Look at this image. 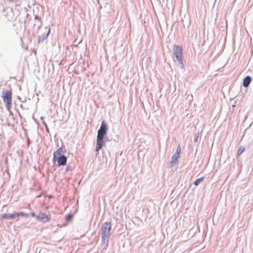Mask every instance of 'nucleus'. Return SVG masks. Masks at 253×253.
Returning <instances> with one entry per match:
<instances>
[{"label":"nucleus","instance_id":"obj_1","mask_svg":"<svg viewBox=\"0 0 253 253\" xmlns=\"http://www.w3.org/2000/svg\"><path fill=\"white\" fill-rule=\"evenodd\" d=\"M111 228L112 224L110 222H106L103 224L101 227V238L103 244H108Z\"/></svg>","mask_w":253,"mask_h":253},{"label":"nucleus","instance_id":"obj_2","mask_svg":"<svg viewBox=\"0 0 253 253\" xmlns=\"http://www.w3.org/2000/svg\"><path fill=\"white\" fill-rule=\"evenodd\" d=\"M183 49L181 46L176 45H173V54L180 66V67L184 69V65L183 62Z\"/></svg>","mask_w":253,"mask_h":253},{"label":"nucleus","instance_id":"obj_3","mask_svg":"<svg viewBox=\"0 0 253 253\" xmlns=\"http://www.w3.org/2000/svg\"><path fill=\"white\" fill-rule=\"evenodd\" d=\"M36 217L43 222H47L51 220V215L50 214H46L42 212H40Z\"/></svg>","mask_w":253,"mask_h":253},{"label":"nucleus","instance_id":"obj_4","mask_svg":"<svg viewBox=\"0 0 253 253\" xmlns=\"http://www.w3.org/2000/svg\"><path fill=\"white\" fill-rule=\"evenodd\" d=\"M11 90L6 91L3 93V100L6 103L7 105H9V104L11 103Z\"/></svg>","mask_w":253,"mask_h":253},{"label":"nucleus","instance_id":"obj_5","mask_svg":"<svg viewBox=\"0 0 253 253\" xmlns=\"http://www.w3.org/2000/svg\"><path fill=\"white\" fill-rule=\"evenodd\" d=\"M108 130V126L105 123L104 121H103L101 123L100 127L99 129L98 130L97 135L104 136L106 134Z\"/></svg>","mask_w":253,"mask_h":253},{"label":"nucleus","instance_id":"obj_6","mask_svg":"<svg viewBox=\"0 0 253 253\" xmlns=\"http://www.w3.org/2000/svg\"><path fill=\"white\" fill-rule=\"evenodd\" d=\"M65 152V150L64 148L60 147L56 151H55L53 153V162H56V160L58 159L60 157H63L64 155L63 154Z\"/></svg>","mask_w":253,"mask_h":253},{"label":"nucleus","instance_id":"obj_7","mask_svg":"<svg viewBox=\"0 0 253 253\" xmlns=\"http://www.w3.org/2000/svg\"><path fill=\"white\" fill-rule=\"evenodd\" d=\"M104 144V136H97L96 151L98 152Z\"/></svg>","mask_w":253,"mask_h":253},{"label":"nucleus","instance_id":"obj_8","mask_svg":"<svg viewBox=\"0 0 253 253\" xmlns=\"http://www.w3.org/2000/svg\"><path fill=\"white\" fill-rule=\"evenodd\" d=\"M67 158L66 156L60 157L56 160L58 166H65L67 163Z\"/></svg>","mask_w":253,"mask_h":253},{"label":"nucleus","instance_id":"obj_9","mask_svg":"<svg viewBox=\"0 0 253 253\" xmlns=\"http://www.w3.org/2000/svg\"><path fill=\"white\" fill-rule=\"evenodd\" d=\"M15 217H16L15 213L12 214L4 213L1 215V218L6 219L14 218Z\"/></svg>","mask_w":253,"mask_h":253},{"label":"nucleus","instance_id":"obj_10","mask_svg":"<svg viewBox=\"0 0 253 253\" xmlns=\"http://www.w3.org/2000/svg\"><path fill=\"white\" fill-rule=\"evenodd\" d=\"M252 81L251 78L249 76L246 77L243 81V84L244 87H247L249 86Z\"/></svg>","mask_w":253,"mask_h":253},{"label":"nucleus","instance_id":"obj_11","mask_svg":"<svg viewBox=\"0 0 253 253\" xmlns=\"http://www.w3.org/2000/svg\"><path fill=\"white\" fill-rule=\"evenodd\" d=\"M179 158V156L176 154H174L173 156H172L171 163H173V164H174L177 163L178 159Z\"/></svg>","mask_w":253,"mask_h":253},{"label":"nucleus","instance_id":"obj_12","mask_svg":"<svg viewBox=\"0 0 253 253\" xmlns=\"http://www.w3.org/2000/svg\"><path fill=\"white\" fill-rule=\"evenodd\" d=\"M15 216H21L22 217H29V214H27V213H25L23 212H16V213H15Z\"/></svg>","mask_w":253,"mask_h":253},{"label":"nucleus","instance_id":"obj_13","mask_svg":"<svg viewBox=\"0 0 253 253\" xmlns=\"http://www.w3.org/2000/svg\"><path fill=\"white\" fill-rule=\"evenodd\" d=\"M204 179V177H201L198 179H197V180H196L194 182V185H196V186H197L199 184V183L202 182Z\"/></svg>","mask_w":253,"mask_h":253},{"label":"nucleus","instance_id":"obj_14","mask_svg":"<svg viewBox=\"0 0 253 253\" xmlns=\"http://www.w3.org/2000/svg\"><path fill=\"white\" fill-rule=\"evenodd\" d=\"M49 32H50V31L49 30L48 33L46 35H44L43 36L39 37V42H40L43 41L45 39H46L47 37V36H48V34L49 33Z\"/></svg>","mask_w":253,"mask_h":253},{"label":"nucleus","instance_id":"obj_15","mask_svg":"<svg viewBox=\"0 0 253 253\" xmlns=\"http://www.w3.org/2000/svg\"><path fill=\"white\" fill-rule=\"evenodd\" d=\"M245 149L244 147H240L238 149L237 155H240L245 151Z\"/></svg>","mask_w":253,"mask_h":253},{"label":"nucleus","instance_id":"obj_16","mask_svg":"<svg viewBox=\"0 0 253 253\" xmlns=\"http://www.w3.org/2000/svg\"><path fill=\"white\" fill-rule=\"evenodd\" d=\"M180 152H181V148H180V146H178L176 149V153L175 154L180 156Z\"/></svg>","mask_w":253,"mask_h":253},{"label":"nucleus","instance_id":"obj_17","mask_svg":"<svg viewBox=\"0 0 253 253\" xmlns=\"http://www.w3.org/2000/svg\"><path fill=\"white\" fill-rule=\"evenodd\" d=\"M72 215L71 214H69L66 216V219L67 221H69L72 219Z\"/></svg>","mask_w":253,"mask_h":253},{"label":"nucleus","instance_id":"obj_18","mask_svg":"<svg viewBox=\"0 0 253 253\" xmlns=\"http://www.w3.org/2000/svg\"><path fill=\"white\" fill-rule=\"evenodd\" d=\"M31 215H32L33 217H35V216L36 217V216H35V214L34 213H32L31 214Z\"/></svg>","mask_w":253,"mask_h":253}]
</instances>
